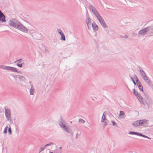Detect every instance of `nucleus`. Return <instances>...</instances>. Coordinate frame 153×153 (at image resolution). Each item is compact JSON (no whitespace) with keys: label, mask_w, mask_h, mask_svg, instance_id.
Masks as SVG:
<instances>
[{"label":"nucleus","mask_w":153,"mask_h":153,"mask_svg":"<svg viewBox=\"0 0 153 153\" xmlns=\"http://www.w3.org/2000/svg\"><path fill=\"white\" fill-rule=\"evenodd\" d=\"M5 109V114L6 118L8 121H11L12 118L11 115V111L9 109H7L6 107L4 108Z\"/></svg>","instance_id":"4"},{"label":"nucleus","mask_w":153,"mask_h":153,"mask_svg":"<svg viewBox=\"0 0 153 153\" xmlns=\"http://www.w3.org/2000/svg\"><path fill=\"white\" fill-rule=\"evenodd\" d=\"M131 77V78L132 81L133 82L134 84V85H136V82L134 81V80L133 78L132 77Z\"/></svg>","instance_id":"34"},{"label":"nucleus","mask_w":153,"mask_h":153,"mask_svg":"<svg viewBox=\"0 0 153 153\" xmlns=\"http://www.w3.org/2000/svg\"><path fill=\"white\" fill-rule=\"evenodd\" d=\"M142 77L143 79L144 80H147V79H148L149 78L147 77V76H146V74L145 75H144Z\"/></svg>","instance_id":"23"},{"label":"nucleus","mask_w":153,"mask_h":153,"mask_svg":"<svg viewBox=\"0 0 153 153\" xmlns=\"http://www.w3.org/2000/svg\"><path fill=\"white\" fill-rule=\"evenodd\" d=\"M65 124V121L62 118H60V121L59 122V124L61 128L67 133H71V135L73 136V133L71 132L70 128L68 126H66Z\"/></svg>","instance_id":"3"},{"label":"nucleus","mask_w":153,"mask_h":153,"mask_svg":"<svg viewBox=\"0 0 153 153\" xmlns=\"http://www.w3.org/2000/svg\"><path fill=\"white\" fill-rule=\"evenodd\" d=\"M94 11H92L93 13L95 15V16H96L97 14H99V13L97 11L96 9L95 10H94Z\"/></svg>","instance_id":"24"},{"label":"nucleus","mask_w":153,"mask_h":153,"mask_svg":"<svg viewBox=\"0 0 153 153\" xmlns=\"http://www.w3.org/2000/svg\"><path fill=\"white\" fill-rule=\"evenodd\" d=\"M124 115V112L123 111H120V114H119V116H123Z\"/></svg>","instance_id":"25"},{"label":"nucleus","mask_w":153,"mask_h":153,"mask_svg":"<svg viewBox=\"0 0 153 153\" xmlns=\"http://www.w3.org/2000/svg\"><path fill=\"white\" fill-rule=\"evenodd\" d=\"M138 136H142V137H145V138H148V139H151V138H150L148 136H146L145 135H143L142 134L140 133H139V135Z\"/></svg>","instance_id":"20"},{"label":"nucleus","mask_w":153,"mask_h":153,"mask_svg":"<svg viewBox=\"0 0 153 153\" xmlns=\"http://www.w3.org/2000/svg\"><path fill=\"white\" fill-rule=\"evenodd\" d=\"M91 19L89 17H88L86 19V23L87 25L88 26V29L89 28V25H91Z\"/></svg>","instance_id":"10"},{"label":"nucleus","mask_w":153,"mask_h":153,"mask_svg":"<svg viewBox=\"0 0 153 153\" xmlns=\"http://www.w3.org/2000/svg\"><path fill=\"white\" fill-rule=\"evenodd\" d=\"M57 31H58V33L59 34H60L61 35V34H63V32L62 31V30H60V29H57Z\"/></svg>","instance_id":"28"},{"label":"nucleus","mask_w":153,"mask_h":153,"mask_svg":"<svg viewBox=\"0 0 153 153\" xmlns=\"http://www.w3.org/2000/svg\"><path fill=\"white\" fill-rule=\"evenodd\" d=\"M60 39L62 40L63 41L65 40V36L63 33V34H61V37L60 38Z\"/></svg>","instance_id":"19"},{"label":"nucleus","mask_w":153,"mask_h":153,"mask_svg":"<svg viewBox=\"0 0 153 153\" xmlns=\"http://www.w3.org/2000/svg\"><path fill=\"white\" fill-rule=\"evenodd\" d=\"M148 85L149 86L152 87V82H151L150 80L149 79V78L147 79V80H146L145 81Z\"/></svg>","instance_id":"13"},{"label":"nucleus","mask_w":153,"mask_h":153,"mask_svg":"<svg viewBox=\"0 0 153 153\" xmlns=\"http://www.w3.org/2000/svg\"><path fill=\"white\" fill-rule=\"evenodd\" d=\"M89 8L90 10H91L92 12L94 11V10H95L96 9L95 7L93 5H92L91 3H89Z\"/></svg>","instance_id":"14"},{"label":"nucleus","mask_w":153,"mask_h":153,"mask_svg":"<svg viewBox=\"0 0 153 153\" xmlns=\"http://www.w3.org/2000/svg\"><path fill=\"white\" fill-rule=\"evenodd\" d=\"M0 67L5 70L11 71L13 72H17V70L16 68L13 67L1 65L0 66Z\"/></svg>","instance_id":"5"},{"label":"nucleus","mask_w":153,"mask_h":153,"mask_svg":"<svg viewBox=\"0 0 153 153\" xmlns=\"http://www.w3.org/2000/svg\"><path fill=\"white\" fill-rule=\"evenodd\" d=\"M24 63L21 64L17 63V65L20 68H22V67L23 64H24Z\"/></svg>","instance_id":"31"},{"label":"nucleus","mask_w":153,"mask_h":153,"mask_svg":"<svg viewBox=\"0 0 153 153\" xmlns=\"http://www.w3.org/2000/svg\"><path fill=\"white\" fill-rule=\"evenodd\" d=\"M139 120L140 126L146 127L149 123V121L146 119L140 120Z\"/></svg>","instance_id":"6"},{"label":"nucleus","mask_w":153,"mask_h":153,"mask_svg":"<svg viewBox=\"0 0 153 153\" xmlns=\"http://www.w3.org/2000/svg\"><path fill=\"white\" fill-rule=\"evenodd\" d=\"M100 23L102 27L105 28H106L107 25L104 20H102L101 21H100Z\"/></svg>","instance_id":"12"},{"label":"nucleus","mask_w":153,"mask_h":153,"mask_svg":"<svg viewBox=\"0 0 153 153\" xmlns=\"http://www.w3.org/2000/svg\"><path fill=\"white\" fill-rule=\"evenodd\" d=\"M95 16L97 18V19H99L100 18H101L102 17V16H100L99 13L96 16Z\"/></svg>","instance_id":"32"},{"label":"nucleus","mask_w":153,"mask_h":153,"mask_svg":"<svg viewBox=\"0 0 153 153\" xmlns=\"http://www.w3.org/2000/svg\"><path fill=\"white\" fill-rule=\"evenodd\" d=\"M104 113H103V115L102 117L101 122H104L105 121H106L107 120L106 119L104 115Z\"/></svg>","instance_id":"18"},{"label":"nucleus","mask_w":153,"mask_h":153,"mask_svg":"<svg viewBox=\"0 0 153 153\" xmlns=\"http://www.w3.org/2000/svg\"><path fill=\"white\" fill-rule=\"evenodd\" d=\"M78 134L77 133L76 134V139L77 138V135H78Z\"/></svg>","instance_id":"46"},{"label":"nucleus","mask_w":153,"mask_h":153,"mask_svg":"<svg viewBox=\"0 0 153 153\" xmlns=\"http://www.w3.org/2000/svg\"><path fill=\"white\" fill-rule=\"evenodd\" d=\"M22 59H18V60H17L16 61H15V62H20L22 61Z\"/></svg>","instance_id":"38"},{"label":"nucleus","mask_w":153,"mask_h":153,"mask_svg":"<svg viewBox=\"0 0 153 153\" xmlns=\"http://www.w3.org/2000/svg\"><path fill=\"white\" fill-rule=\"evenodd\" d=\"M45 147H42L40 149V151L39 152V153H40L41 152L44 150L45 149Z\"/></svg>","instance_id":"36"},{"label":"nucleus","mask_w":153,"mask_h":153,"mask_svg":"<svg viewBox=\"0 0 153 153\" xmlns=\"http://www.w3.org/2000/svg\"><path fill=\"white\" fill-rule=\"evenodd\" d=\"M59 149L60 150H61L62 149V147L61 146L59 147Z\"/></svg>","instance_id":"45"},{"label":"nucleus","mask_w":153,"mask_h":153,"mask_svg":"<svg viewBox=\"0 0 153 153\" xmlns=\"http://www.w3.org/2000/svg\"><path fill=\"white\" fill-rule=\"evenodd\" d=\"M9 25L20 31L25 33H27L28 30L27 28L23 25L19 21L14 19H10L8 21Z\"/></svg>","instance_id":"1"},{"label":"nucleus","mask_w":153,"mask_h":153,"mask_svg":"<svg viewBox=\"0 0 153 153\" xmlns=\"http://www.w3.org/2000/svg\"><path fill=\"white\" fill-rule=\"evenodd\" d=\"M136 82L137 86L140 85H141V84L139 79H137L136 80Z\"/></svg>","instance_id":"27"},{"label":"nucleus","mask_w":153,"mask_h":153,"mask_svg":"<svg viewBox=\"0 0 153 153\" xmlns=\"http://www.w3.org/2000/svg\"><path fill=\"white\" fill-rule=\"evenodd\" d=\"M104 128L105 127V126L107 125V122H106V121H104Z\"/></svg>","instance_id":"40"},{"label":"nucleus","mask_w":153,"mask_h":153,"mask_svg":"<svg viewBox=\"0 0 153 153\" xmlns=\"http://www.w3.org/2000/svg\"><path fill=\"white\" fill-rule=\"evenodd\" d=\"M139 120H137L134 122L133 125L135 127H137L140 126Z\"/></svg>","instance_id":"16"},{"label":"nucleus","mask_w":153,"mask_h":153,"mask_svg":"<svg viewBox=\"0 0 153 153\" xmlns=\"http://www.w3.org/2000/svg\"><path fill=\"white\" fill-rule=\"evenodd\" d=\"M139 133L138 132H135L134 131H130L129 132V134H134L138 136L139 135Z\"/></svg>","instance_id":"17"},{"label":"nucleus","mask_w":153,"mask_h":153,"mask_svg":"<svg viewBox=\"0 0 153 153\" xmlns=\"http://www.w3.org/2000/svg\"><path fill=\"white\" fill-rule=\"evenodd\" d=\"M3 111V109L0 108V113H1Z\"/></svg>","instance_id":"43"},{"label":"nucleus","mask_w":153,"mask_h":153,"mask_svg":"<svg viewBox=\"0 0 153 153\" xmlns=\"http://www.w3.org/2000/svg\"><path fill=\"white\" fill-rule=\"evenodd\" d=\"M79 122L80 123H85V121L82 119H79Z\"/></svg>","instance_id":"30"},{"label":"nucleus","mask_w":153,"mask_h":153,"mask_svg":"<svg viewBox=\"0 0 153 153\" xmlns=\"http://www.w3.org/2000/svg\"><path fill=\"white\" fill-rule=\"evenodd\" d=\"M19 79L20 80H22V81H25L26 79L25 77L22 76H21L19 77Z\"/></svg>","instance_id":"22"},{"label":"nucleus","mask_w":153,"mask_h":153,"mask_svg":"<svg viewBox=\"0 0 153 153\" xmlns=\"http://www.w3.org/2000/svg\"><path fill=\"white\" fill-rule=\"evenodd\" d=\"M8 128V126H7L5 128L3 132L4 133H6L7 132V129Z\"/></svg>","instance_id":"29"},{"label":"nucleus","mask_w":153,"mask_h":153,"mask_svg":"<svg viewBox=\"0 0 153 153\" xmlns=\"http://www.w3.org/2000/svg\"><path fill=\"white\" fill-rule=\"evenodd\" d=\"M17 72L18 73H22L21 71H17V72Z\"/></svg>","instance_id":"44"},{"label":"nucleus","mask_w":153,"mask_h":153,"mask_svg":"<svg viewBox=\"0 0 153 153\" xmlns=\"http://www.w3.org/2000/svg\"><path fill=\"white\" fill-rule=\"evenodd\" d=\"M137 67L138 68H139V72L142 77H143V76L145 75L146 74L143 70L141 68V67L139 66H138Z\"/></svg>","instance_id":"9"},{"label":"nucleus","mask_w":153,"mask_h":153,"mask_svg":"<svg viewBox=\"0 0 153 153\" xmlns=\"http://www.w3.org/2000/svg\"><path fill=\"white\" fill-rule=\"evenodd\" d=\"M92 26L93 30L97 31L98 29V26L95 23H93L92 24Z\"/></svg>","instance_id":"11"},{"label":"nucleus","mask_w":153,"mask_h":153,"mask_svg":"<svg viewBox=\"0 0 153 153\" xmlns=\"http://www.w3.org/2000/svg\"><path fill=\"white\" fill-rule=\"evenodd\" d=\"M30 91V94L31 95H33L34 94V89L33 87V85H31V88Z\"/></svg>","instance_id":"15"},{"label":"nucleus","mask_w":153,"mask_h":153,"mask_svg":"<svg viewBox=\"0 0 153 153\" xmlns=\"http://www.w3.org/2000/svg\"><path fill=\"white\" fill-rule=\"evenodd\" d=\"M111 122L112 123L113 125V126H114L116 125V123L115 122H114V121H112Z\"/></svg>","instance_id":"41"},{"label":"nucleus","mask_w":153,"mask_h":153,"mask_svg":"<svg viewBox=\"0 0 153 153\" xmlns=\"http://www.w3.org/2000/svg\"><path fill=\"white\" fill-rule=\"evenodd\" d=\"M8 133L9 134H11L12 132H11V129L10 127H9L8 128Z\"/></svg>","instance_id":"35"},{"label":"nucleus","mask_w":153,"mask_h":153,"mask_svg":"<svg viewBox=\"0 0 153 153\" xmlns=\"http://www.w3.org/2000/svg\"><path fill=\"white\" fill-rule=\"evenodd\" d=\"M147 27L148 28V31H149L150 30H153V27Z\"/></svg>","instance_id":"33"},{"label":"nucleus","mask_w":153,"mask_h":153,"mask_svg":"<svg viewBox=\"0 0 153 153\" xmlns=\"http://www.w3.org/2000/svg\"><path fill=\"white\" fill-rule=\"evenodd\" d=\"M103 20V19L102 17H101V18H100L99 19H98V20L99 21V22H100V21H101L102 20Z\"/></svg>","instance_id":"39"},{"label":"nucleus","mask_w":153,"mask_h":153,"mask_svg":"<svg viewBox=\"0 0 153 153\" xmlns=\"http://www.w3.org/2000/svg\"><path fill=\"white\" fill-rule=\"evenodd\" d=\"M133 94L137 97L139 101L141 104L143 105L146 104L148 106L149 105L151 102V100L147 96L145 95V99H143L140 94H139L138 92L135 90L134 89H133Z\"/></svg>","instance_id":"2"},{"label":"nucleus","mask_w":153,"mask_h":153,"mask_svg":"<svg viewBox=\"0 0 153 153\" xmlns=\"http://www.w3.org/2000/svg\"><path fill=\"white\" fill-rule=\"evenodd\" d=\"M148 31V28L146 27L140 30L138 33L139 34H141L142 35H143Z\"/></svg>","instance_id":"7"},{"label":"nucleus","mask_w":153,"mask_h":153,"mask_svg":"<svg viewBox=\"0 0 153 153\" xmlns=\"http://www.w3.org/2000/svg\"><path fill=\"white\" fill-rule=\"evenodd\" d=\"M0 21L1 22L6 21L5 16L1 10H0Z\"/></svg>","instance_id":"8"},{"label":"nucleus","mask_w":153,"mask_h":153,"mask_svg":"<svg viewBox=\"0 0 153 153\" xmlns=\"http://www.w3.org/2000/svg\"><path fill=\"white\" fill-rule=\"evenodd\" d=\"M54 144V143H53L52 142H50L48 144H46L45 146V147H47V146H51V145H53Z\"/></svg>","instance_id":"26"},{"label":"nucleus","mask_w":153,"mask_h":153,"mask_svg":"<svg viewBox=\"0 0 153 153\" xmlns=\"http://www.w3.org/2000/svg\"><path fill=\"white\" fill-rule=\"evenodd\" d=\"M134 78L136 80H136L137 79H138L137 75L134 74Z\"/></svg>","instance_id":"37"},{"label":"nucleus","mask_w":153,"mask_h":153,"mask_svg":"<svg viewBox=\"0 0 153 153\" xmlns=\"http://www.w3.org/2000/svg\"><path fill=\"white\" fill-rule=\"evenodd\" d=\"M137 86H138V88H139V90L140 91H141L143 92V86L142 85H139Z\"/></svg>","instance_id":"21"},{"label":"nucleus","mask_w":153,"mask_h":153,"mask_svg":"<svg viewBox=\"0 0 153 153\" xmlns=\"http://www.w3.org/2000/svg\"><path fill=\"white\" fill-rule=\"evenodd\" d=\"M123 37L125 38V39H127L128 38V36L127 35H125ZM123 38V37H122Z\"/></svg>","instance_id":"42"}]
</instances>
